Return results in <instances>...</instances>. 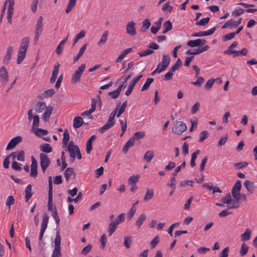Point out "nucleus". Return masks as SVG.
Wrapping results in <instances>:
<instances>
[{"mask_svg":"<svg viewBox=\"0 0 257 257\" xmlns=\"http://www.w3.org/2000/svg\"><path fill=\"white\" fill-rule=\"evenodd\" d=\"M114 123L115 121H112L108 119L107 122L104 125L99 128L98 131L100 133H103L105 131L112 127L114 125Z\"/></svg>","mask_w":257,"mask_h":257,"instance_id":"nucleus-22","label":"nucleus"},{"mask_svg":"<svg viewBox=\"0 0 257 257\" xmlns=\"http://www.w3.org/2000/svg\"><path fill=\"white\" fill-rule=\"evenodd\" d=\"M108 35V32L107 31H104L102 34L100 39L98 41L97 44L98 46H101L105 43L107 41Z\"/></svg>","mask_w":257,"mask_h":257,"instance_id":"nucleus-35","label":"nucleus"},{"mask_svg":"<svg viewBox=\"0 0 257 257\" xmlns=\"http://www.w3.org/2000/svg\"><path fill=\"white\" fill-rule=\"evenodd\" d=\"M248 165L247 162H239L236 163L234 164V167L236 169L238 170L242 169L244 167H245Z\"/></svg>","mask_w":257,"mask_h":257,"instance_id":"nucleus-56","label":"nucleus"},{"mask_svg":"<svg viewBox=\"0 0 257 257\" xmlns=\"http://www.w3.org/2000/svg\"><path fill=\"white\" fill-rule=\"evenodd\" d=\"M209 135V133L207 131H204L200 133L199 142H202L205 139L207 138Z\"/></svg>","mask_w":257,"mask_h":257,"instance_id":"nucleus-48","label":"nucleus"},{"mask_svg":"<svg viewBox=\"0 0 257 257\" xmlns=\"http://www.w3.org/2000/svg\"><path fill=\"white\" fill-rule=\"evenodd\" d=\"M79 149L77 145H74L73 142L71 141L67 147V151L69 152L70 157V161L73 163L75 161L76 156V150Z\"/></svg>","mask_w":257,"mask_h":257,"instance_id":"nucleus-5","label":"nucleus"},{"mask_svg":"<svg viewBox=\"0 0 257 257\" xmlns=\"http://www.w3.org/2000/svg\"><path fill=\"white\" fill-rule=\"evenodd\" d=\"M140 176L139 175H133L129 177L128 179V183L130 185L136 184L139 180Z\"/></svg>","mask_w":257,"mask_h":257,"instance_id":"nucleus-41","label":"nucleus"},{"mask_svg":"<svg viewBox=\"0 0 257 257\" xmlns=\"http://www.w3.org/2000/svg\"><path fill=\"white\" fill-rule=\"evenodd\" d=\"M216 30L215 27L206 31H200L198 33H195L191 35L192 37H203L212 35Z\"/></svg>","mask_w":257,"mask_h":257,"instance_id":"nucleus-12","label":"nucleus"},{"mask_svg":"<svg viewBox=\"0 0 257 257\" xmlns=\"http://www.w3.org/2000/svg\"><path fill=\"white\" fill-rule=\"evenodd\" d=\"M47 106L44 101H39L36 103L34 106V109L37 113H41Z\"/></svg>","mask_w":257,"mask_h":257,"instance_id":"nucleus-19","label":"nucleus"},{"mask_svg":"<svg viewBox=\"0 0 257 257\" xmlns=\"http://www.w3.org/2000/svg\"><path fill=\"white\" fill-rule=\"evenodd\" d=\"M126 106L127 100H125L124 102H123L120 108L119 109L117 114L116 115L117 117H119L123 112H124Z\"/></svg>","mask_w":257,"mask_h":257,"instance_id":"nucleus-54","label":"nucleus"},{"mask_svg":"<svg viewBox=\"0 0 257 257\" xmlns=\"http://www.w3.org/2000/svg\"><path fill=\"white\" fill-rule=\"evenodd\" d=\"M187 55H197L201 53L200 48L190 49L187 50L185 52Z\"/></svg>","mask_w":257,"mask_h":257,"instance_id":"nucleus-49","label":"nucleus"},{"mask_svg":"<svg viewBox=\"0 0 257 257\" xmlns=\"http://www.w3.org/2000/svg\"><path fill=\"white\" fill-rule=\"evenodd\" d=\"M53 107L51 105H48L45 108V111L42 115V119L45 122L49 120V117L53 111Z\"/></svg>","mask_w":257,"mask_h":257,"instance_id":"nucleus-16","label":"nucleus"},{"mask_svg":"<svg viewBox=\"0 0 257 257\" xmlns=\"http://www.w3.org/2000/svg\"><path fill=\"white\" fill-rule=\"evenodd\" d=\"M126 33L131 36H134L136 35V29L135 28V23L132 21L129 22L126 26Z\"/></svg>","mask_w":257,"mask_h":257,"instance_id":"nucleus-13","label":"nucleus"},{"mask_svg":"<svg viewBox=\"0 0 257 257\" xmlns=\"http://www.w3.org/2000/svg\"><path fill=\"white\" fill-rule=\"evenodd\" d=\"M132 240L130 236H125L124 237V241H123V245L127 248H128L130 247L131 243H132Z\"/></svg>","mask_w":257,"mask_h":257,"instance_id":"nucleus-51","label":"nucleus"},{"mask_svg":"<svg viewBox=\"0 0 257 257\" xmlns=\"http://www.w3.org/2000/svg\"><path fill=\"white\" fill-rule=\"evenodd\" d=\"M40 150L45 153H49L52 152V148L50 144L44 143L40 146Z\"/></svg>","mask_w":257,"mask_h":257,"instance_id":"nucleus-25","label":"nucleus"},{"mask_svg":"<svg viewBox=\"0 0 257 257\" xmlns=\"http://www.w3.org/2000/svg\"><path fill=\"white\" fill-rule=\"evenodd\" d=\"M22 141V138L21 136H17L11 140L8 143L6 150L10 151L13 150L16 146L21 143Z\"/></svg>","mask_w":257,"mask_h":257,"instance_id":"nucleus-8","label":"nucleus"},{"mask_svg":"<svg viewBox=\"0 0 257 257\" xmlns=\"http://www.w3.org/2000/svg\"><path fill=\"white\" fill-rule=\"evenodd\" d=\"M125 219V214L124 213H122L120 214L113 221H116L117 222V225H118L119 223H121L123 222L124 221Z\"/></svg>","mask_w":257,"mask_h":257,"instance_id":"nucleus-62","label":"nucleus"},{"mask_svg":"<svg viewBox=\"0 0 257 257\" xmlns=\"http://www.w3.org/2000/svg\"><path fill=\"white\" fill-rule=\"evenodd\" d=\"M142 23L143 25L141 28V30L142 32H145L150 27L151 23L149 19H146L143 21Z\"/></svg>","mask_w":257,"mask_h":257,"instance_id":"nucleus-37","label":"nucleus"},{"mask_svg":"<svg viewBox=\"0 0 257 257\" xmlns=\"http://www.w3.org/2000/svg\"><path fill=\"white\" fill-rule=\"evenodd\" d=\"M25 201L28 202L32 196V185L31 184H29L26 187L25 190Z\"/></svg>","mask_w":257,"mask_h":257,"instance_id":"nucleus-24","label":"nucleus"},{"mask_svg":"<svg viewBox=\"0 0 257 257\" xmlns=\"http://www.w3.org/2000/svg\"><path fill=\"white\" fill-rule=\"evenodd\" d=\"M163 18L160 17L157 21L155 23V25H153L151 28V31L153 34H156L160 30L161 27Z\"/></svg>","mask_w":257,"mask_h":257,"instance_id":"nucleus-18","label":"nucleus"},{"mask_svg":"<svg viewBox=\"0 0 257 257\" xmlns=\"http://www.w3.org/2000/svg\"><path fill=\"white\" fill-rule=\"evenodd\" d=\"M135 143L133 142V140L131 138L126 142L125 145L123 146L122 151L124 154H125L127 152L128 149L132 147Z\"/></svg>","mask_w":257,"mask_h":257,"instance_id":"nucleus-30","label":"nucleus"},{"mask_svg":"<svg viewBox=\"0 0 257 257\" xmlns=\"http://www.w3.org/2000/svg\"><path fill=\"white\" fill-rule=\"evenodd\" d=\"M49 217L47 213H45L43 214L39 237V239L42 242L43 246L44 245V243L42 242V238L43 237L45 231L47 227V225L49 222Z\"/></svg>","mask_w":257,"mask_h":257,"instance_id":"nucleus-3","label":"nucleus"},{"mask_svg":"<svg viewBox=\"0 0 257 257\" xmlns=\"http://www.w3.org/2000/svg\"><path fill=\"white\" fill-rule=\"evenodd\" d=\"M173 10V7L170 5L169 2H167L164 4L162 7V10L164 11L167 10L169 12H171Z\"/></svg>","mask_w":257,"mask_h":257,"instance_id":"nucleus-63","label":"nucleus"},{"mask_svg":"<svg viewBox=\"0 0 257 257\" xmlns=\"http://www.w3.org/2000/svg\"><path fill=\"white\" fill-rule=\"evenodd\" d=\"M204 79L202 76H199L197 78V79L195 82H192V84L194 85L195 86L199 87L201 85V84L204 82Z\"/></svg>","mask_w":257,"mask_h":257,"instance_id":"nucleus-55","label":"nucleus"},{"mask_svg":"<svg viewBox=\"0 0 257 257\" xmlns=\"http://www.w3.org/2000/svg\"><path fill=\"white\" fill-rule=\"evenodd\" d=\"M40 165L42 168L43 172L44 173L46 169L50 164L51 161L48 156L44 153H41L40 155Z\"/></svg>","mask_w":257,"mask_h":257,"instance_id":"nucleus-7","label":"nucleus"},{"mask_svg":"<svg viewBox=\"0 0 257 257\" xmlns=\"http://www.w3.org/2000/svg\"><path fill=\"white\" fill-rule=\"evenodd\" d=\"M0 80L4 83H7L9 80L8 72L5 66L0 68Z\"/></svg>","mask_w":257,"mask_h":257,"instance_id":"nucleus-15","label":"nucleus"},{"mask_svg":"<svg viewBox=\"0 0 257 257\" xmlns=\"http://www.w3.org/2000/svg\"><path fill=\"white\" fill-rule=\"evenodd\" d=\"M154 79L152 78H148L145 83L142 87L141 91H144L149 89L151 84L153 82Z\"/></svg>","mask_w":257,"mask_h":257,"instance_id":"nucleus-38","label":"nucleus"},{"mask_svg":"<svg viewBox=\"0 0 257 257\" xmlns=\"http://www.w3.org/2000/svg\"><path fill=\"white\" fill-rule=\"evenodd\" d=\"M5 3H7V4L9 3L8 15H13L14 13V6L15 4V0H6Z\"/></svg>","mask_w":257,"mask_h":257,"instance_id":"nucleus-32","label":"nucleus"},{"mask_svg":"<svg viewBox=\"0 0 257 257\" xmlns=\"http://www.w3.org/2000/svg\"><path fill=\"white\" fill-rule=\"evenodd\" d=\"M248 249V246L245 243H242L239 251L240 256H243L245 255L247 253Z\"/></svg>","mask_w":257,"mask_h":257,"instance_id":"nucleus-39","label":"nucleus"},{"mask_svg":"<svg viewBox=\"0 0 257 257\" xmlns=\"http://www.w3.org/2000/svg\"><path fill=\"white\" fill-rule=\"evenodd\" d=\"M48 132L46 130H44L41 128H37L35 134L36 136L40 137L42 135H46L48 134Z\"/></svg>","mask_w":257,"mask_h":257,"instance_id":"nucleus-52","label":"nucleus"},{"mask_svg":"<svg viewBox=\"0 0 257 257\" xmlns=\"http://www.w3.org/2000/svg\"><path fill=\"white\" fill-rule=\"evenodd\" d=\"M61 238L59 231H57L55 239V248L61 249Z\"/></svg>","mask_w":257,"mask_h":257,"instance_id":"nucleus-36","label":"nucleus"},{"mask_svg":"<svg viewBox=\"0 0 257 257\" xmlns=\"http://www.w3.org/2000/svg\"><path fill=\"white\" fill-rule=\"evenodd\" d=\"M163 30L162 31V33L165 34L172 29L173 25L171 22L169 20H168L163 23Z\"/></svg>","mask_w":257,"mask_h":257,"instance_id":"nucleus-29","label":"nucleus"},{"mask_svg":"<svg viewBox=\"0 0 257 257\" xmlns=\"http://www.w3.org/2000/svg\"><path fill=\"white\" fill-rule=\"evenodd\" d=\"M235 36V34L233 32L224 35L222 38V40L223 41H229L234 38Z\"/></svg>","mask_w":257,"mask_h":257,"instance_id":"nucleus-60","label":"nucleus"},{"mask_svg":"<svg viewBox=\"0 0 257 257\" xmlns=\"http://www.w3.org/2000/svg\"><path fill=\"white\" fill-rule=\"evenodd\" d=\"M251 232L249 229H246L245 232L241 234V239L242 241H246L249 239Z\"/></svg>","mask_w":257,"mask_h":257,"instance_id":"nucleus-40","label":"nucleus"},{"mask_svg":"<svg viewBox=\"0 0 257 257\" xmlns=\"http://www.w3.org/2000/svg\"><path fill=\"white\" fill-rule=\"evenodd\" d=\"M43 17L42 16H40L38 19L36 26V30H35V33H40L41 34L43 28Z\"/></svg>","mask_w":257,"mask_h":257,"instance_id":"nucleus-23","label":"nucleus"},{"mask_svg":"<svg viewBox=\"0 0 257 257\" xmlns=\"http://www.w3.org/2000/svg\"><path fill=\"white\" fill-rule=\"evenodd\" d=\"M13 52V47L12 46H9L8 47L6 54L3 59V63L5 64H8L11 59L12 54Z\"/></svg>","mask_w":257,"mask_h":257,"instance_id":"nucleus-17","label":"nucleus"},{"mask_svg":"<svg viewBox=\"0 0 257 257\" xmlns=\"http://www.w3.org/2000/svg\"><path fill=\"white\" fill-rule=\"evenodd\" d=\"M117 222L116 221H112L108 225V236H110L115 232L117 226Z\"/></svg>","mask_w":257,"mask_h":257,"instance_id":"nucleus-21","label":"nucleus"},{"mask_svg":"<svg viewBox=\"0 0 257 257\" xmlns=\"http://www.w3.org/2000/svg\"><path fill=\"white\" fill-rule=\"evenodd\" d=\"M29 43L30 39L27 37L24 38L22 40L18 53V58L17 60V63L18 64H20L24 60Z\"/></svg>","mask_w":257,"mask_h":257,"instance_id":"nucleus-1","label":"nucleus"},{"mask_svg":"<svg viewBox=\"0 0 257 257\" xmlns=\"http://www.w3.org/2000/svg\"><path fill=\"white\" fill-rule=\"evenodd\" d=\"M243 185L248 192L252 193L254 192L255 186L253 182L246 180L244 182Z\"/></svg>","mask_w":257,"mask_h":257,"instance_id":"nucleus-20","label":"nucleus"},{"mask_svg":"<svg viewBox=\"0 0 257 257\" xmlns=\"http://www.w3.org/2000/svg\"><path fill=\"white\" fill-rule=\"evenodd\" d=\"M232 201L230 193H228L226 195L221 199V201L223 204H229Z\"/></svg>","mask_w":257,"mask_h":257,"instance_id":"nucleus-45","label":"nucleus"},{"mask_svg":"<svg viewBox=\"0 0 257 257\" xmlns=\"http://www.w3.org/2000/svg\"><path fill=\"white\" fill-rule=\"evenodd\" d=\"M176 184V180L175 176H173L171 178L170 182L167 183V185L175 190Z\"/></svg>","mask_w":257,"mask_h":257,"instance_id":"nucleus-57","label":"nucleus"},{"mask_svg":"<svg viewBox=\"0 0 257 257\" xmlns=\"http://www.w3.org/2000/svg\"><path fill=\"white\" fill-rule=\"evenodd\" d=\"M146 219V215L145 213L141 214L138 218L136 221L135 224L138 227L140 228L142 225L143 224L145 220Z\"/></svg>","mask_w":257,"mask_h":257,"instance_id":"nucleus-28","label":"nucleus"},{"mask_svg":"<svg viewBox=\"0 0 257 257\" xmlns=\"http://www.w3.org/2000/svg\"><path fill=\"white\" fill-rule=\"evenodd\" d=\"M70 140V136L69 132L67 129L64 131L63 138V144L64 145H67Z\"/></svg>","mask_w":257,"mask_h":257,"instance_id":"nucleus-43","label":"nucleus"},{"mask_svg":"<svg viewBox=\"0 0 257 257\" xmlns=\"http://www.w3.org/2000/svg\"><path fill=\"white\" fill-rule=\"evenodd\" d=\"M154 192L153 190L150 189H147L146 193L144 197L143 200L145 201H147L151 200L154 196Z\"/></svg>","mask_w":257,"mask_h":257,"instance_id":"nucleus-34","label":"nucleus"},{"mask_svg":"<svg viewBox=\"0 0 257 257\" xmlns=\"http://www.w3.org/2000/svg\"><path fill=\"white\" fill-rule=\"evenodd\" d=\"M85 67L86 65L84 63L81 64V65L78 67L72 76L71 80L72 83L74 84L80 82L81 75L84 71Z\"/></svg>","mask_w":257,"mask_h":257,"instance_id":"nucleus-2","label":"nucleus"},{"mask_svg":"<svg viewBox=\"0 0 257 257\" xmlns=\"http://www.w3.org/2000/svg\"><path fill=\"white\" fill-rule=\"evenodd\" d=\"M39 117L38 115H35L33 117V127L37 128L39 126Z\"/></svg>","mask_w":257,"mask_h":257,"instance_id":"nucleus-61","label":"nucleus"},{"mask_svg":"<svg viewBox=\"0 0 257 257\" xmlns=\"http://www.w3.org/2000/svg\"><path fill=\"white\" fill-rule=\"evenodd\" d=\"M12 167L15 171H20L22 170L21 164L16 161H13Z\"/></svg>","mask_w":257,"mask_h":257,"instance_id":"nucleus-53","label":"nucleus"},{"mask_svg":"<svg viewBox=\"0 0 257 257\" xmlns=\"http://www.w3.org/2000/svg\"><path fill=\"white\" fill-rule=\"evenodd\" d=\"M241 188V181L240 180H237L235 183L234 184L231 190L233 191V193L234 192V191L240 192Z\"/></svg>","mask_w":257,"mask_h":257,"instance_id":"nucleus-44","label":"nucleus"},{"mask_svg":"<svg viewBox=\"0 0 257 257\" xmlns=\"http://www.w3.org/2000/svg\"><path fill=\"white\" fill-rule=\"evenodd\" d=\"M120 105V103L117 105V106L110 113L109 115L108 119L112 121H115L114 118L116 114L117 111L118 110V107Z\"/></svg>","mask_w":257,"mask_h":257,"instance_id":"nucleus-50","label":"nucleus"},{"mask_svg":"<svg viewBox=\"0 0 257 257\" xmlns=\"http://www.w3.org/2000/svg\"><path fill=\"white\" fill-rule=\"evenodd\" d=\"M72 175H75V173L74 171L73 168L71 167H68L66 168L64 172V176L65 178L67 181H68L70 179V176Z\"/></svg>","mask_w":257,"mask_h":257,"instance_id":"nucleus-31","label":"nucleus"},{"mask_svg":"<svg viewBox=\"0 0 257 257\" xmlns=\"http://www.w3.org/2000/svg\"><path fill=\"white\" fill-rule=\"evenodd\" d=\"M242 19L241 18H239L237 21H235L232 19L227 21L221 27L222 29H226L227 28H231L234 27L235 28L237 27L241 23Z\"/></svg>","mask_w":257,"mask_h":257,"instance_id":"nucleus-10","label":"nucleus"},{"mask_svg":"<svg viewBox=\"0 0 257 257\" xmlns=\"http://www.w3.org/2000/svg\"><path fill=\"white\" fill-rule=\"evenodd\" d=\"M145 136V132H136L133 136L131 138L132 140H133V142L135 143L136 141H137L142 138H143Z\"/></svg>","mask_w":257,"mask_h":257,"instance_id":"nucleus-26","label":"nucleus"},{"mask_svg":"<svg viewBox=\"0 0 257 257\" xmlns=\"http://www.w3.org/2000/svg\"><path fill=\"white\" fill-rule=\"evenodd\" d=\"M62 253L61 252V249L60 248H54L53 252L52 257H60L61 256Z\"/></svg>","mask_w":257,"mask_h":257,"instance_id":"nucleus-64","label":"nucleus"},{"mask_svg":"<svg viewBox=\"0 0 257 257\" xmlns=\"http://www.w3.org/2000/svg\"><path fill=\"white\" fill-rule=\"evenodd\" d=\"M84 123L83 119L80 116H76L73 120V127L75 128L80 127Z\"/></svg>","mask_w":257,"mask_h":257,"instance_id":"nucleus-27","label":"nucleus"},{"mask_svg":"<svg viewBox=\"0 0 257 257\" xmlns=\"http://www.w3.org/2000/svg\"><path fill=\"white\" fill-rule=\"evenodd\" d=\"M227 138H228L227 134H225L224 137H221L219 139V140L218 141V143L217 144L218 146L221 147V146L224 145L227 141Z\"/></svg>","mask_w":257,"mask_h":257,"instance_id":"nucleus-59","label":"nucleus"},{"mask_svg":"<svg viewBox=\"0 0 257 257\" xmlns=\"http://www.w3.org/2000/svg\"><path fill=\"white\" fill-rule=\"evenodd\" d=\"M209 20L210 18L209 17L203 18L196 23V25L205 26L208 23Z\"/></svg>","mask_w":257,"mask_h":257,"instance_id":"nucleus-46","label":"nucleus"},{"mask_svg":"<svg viewBox=\"0 0 257 257\" xmlns=\"http://www.w3.org/2000/svg\"><path fill=\"white\" fill-rule=\"evenodd\" d=\"M186 166V162L184 161L179 166L177 167L174 172H173V175L176 176L177 174L181 171L182 168H184Z\"/></svg>","mask_w":257,"mask_h":257,"instance_id":"nucleus-58","label":"nucleus"},{"mask_svg":"<svg viewBox=\"0 0 257 257\" xmlns=\"http://www.w3.org/2000/svg\"><path fill=\"white\" fill-rule=\"evenodd\" d=\"M187 129L186 124L182 121H177L172 128L173 133L181 135Z\"/></svg>","mask_w":257,"mask_h":257,"instance_id":"nucleus-6","label":"nucleus"},{"mask_svg":"<svg viewBox=\"0 0 257 257\" xmlns=\"http://www.w3.org/2000/svg\"><path fill=\"white\" fill-rule=\"evenodd\" d=\"M143 77V75L141 74L138 75V76L135 77L132 81L130 83L127 90L125 91V94L126 96H128L132 93V90L134 89V86L136 84V83L142 78Z\"/></svg>","mask_w":257,"mask_h":257,"instance_id":"nucleus-9","label":"nucleus"},{"mask_svg":"<svg viewBox=\"0 0 257 257\" xmlns=\"http://www.w3.org/2000/svg\"><path fill=\"white\" fill-rule=\"evenodd\" d=\"M207 41L205 39H196L194 40H190L187 43V46L190 47H195L197 46L202 47L206 44Z\"/></svg>","mask_w":257,"mask_h":257,"instance_id":"nucleus-11","label":"nucleus"},{"mask_svg":"<svg viewBox=\"0 0 257 257\" xmlns=\"http://www.w3.org/2000/svg\"><path fill=\"white\" fill-rule=\"evenodd\" d=\"M49 182V191H48V210L49 211L54 210L53 208V186H52V181L51 176L49 177L48 179Z\"/></svg>","mask_w":257,"mask_h":257,"instance_id":"nucleus-4","label":"nucleus"},{"mask_svg":"<svg viewBox=\"0 0 257 257\" xmlns=\"http://www.w3.org/2000/svg\"><path fill=\"white\" fill-rule=\"evenodd\" d=\"M170 61V57L169 55H163L162 59L161 62L160 63L161 66L160 67V71H164L169 66Z\"/></svg>","mask_w":257,"mask_h":257,"instance_id":"nucleus-14","label":"nucleus"},{"mask_svg":"<svg viewBox=\"0 0 257 257\" xmlns=\"http://www.w3.org/2000/svg\"><path fill=\"white\" fill-rule=\"evenodd\" d=\"M154 157V153L152 151H147L144 156V159L148 163L151 162Z\"/></svg>","mask_w":257,"mask_h":257,"instance_id":"nucleus-33","label":"nucleus"},{"mask_svg":"<svg viewBox=\"0 0 257 257\" xmlns=\"http://www.w3.org/2000/svg\"><path fill=\"white\" fill-rule=\"evenodd\" d=\"M76 0H69L68 4L66 9L65 12L67 14L69 13L76 5Z\"/></svg>","mask_w":257,"mask_h":257,"instance_id":"nucleus-42","label":"nucleus"},{"mask_svg":"<svg viewBox=\"0 0 257 257\" xmlns=\"http://www.w3.org/2000/svg\"><path fill=\"white\" fill-rule=\"evenodd\" d=\"M153 53H154V50L150 49H148L145 50V51L139 52L138 53V54L139 55V56L140 57H144V56H148L150 54H152Z\"/></svg>","mask_w":257,"mask_h":257,"instance_id":"nucleus-47","label":"nucleus"}]
</instances>
